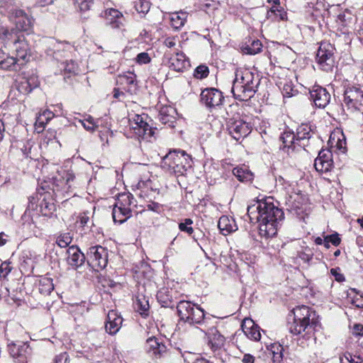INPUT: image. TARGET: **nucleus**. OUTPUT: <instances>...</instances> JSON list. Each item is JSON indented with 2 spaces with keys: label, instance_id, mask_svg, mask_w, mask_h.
I'll list each match as a JSON object with an SVG mask.
<instances>
[{
  "label": "nucleus",
  "instance_id": "f257e3e1",
  "mask_svg": "<svg viewBox=\"0 0 363 363\" xmlns=\"http://www.w3.org/2000/svg\"><path fill=\"white\" fill-rule=\"evenodd\" d=\"M247 215L251 222L259 223V233L260 236L267 238L277 235L284 218L283 211L274 203L271 197L249 206Z\"/></svg>",
  "mask_w": 363,
  "mask_h": 363
},
{
  "label": "nucleus",
  "instance_id": "f03ea898",
  "mask_svg": "<svg viewBox=\"0 0 363 363\" xmlns=\"http://www.w3.org/2000/svg\"><path fill=\"white\" fill-rule=\"evenodd\" d=\"M294 321L289 325V330L293 335H301L306 340L314 336L319 321L315 312L306 306L296 307L293 311Z\"/></svg>",
  "mask_w": 363,
  "mask_h": 363
},
{
  "label": "nucleus",
  "instance_id": "7ed1b4c3",
  "mask_svg": "<svg viewBox=\"0 0 363 363\" xmlns=\"http://www.w3.org/2000/svg\"><path fill=\"white\" fill-rule=\"evenodd\" d=\"M162 167L169 174L176 176L184 175L191 167L190 156L183 150L170 151L163 158Z\"/></svg>",
  "mask_w": 363,
  "mask_h": 363
},
{
  "label": "nucleus",
  "instance_id": "20e7f679",
  "mask_svg": "<svg viewBox=\"0 0 363 363\" xmlns=\"http://www.w3.org/2000/svg\"><path fill=\"white\" fill-rule=\"evenodd\" d=\"M177 308L178 315L182 320L191 325H206L207 319L205 318L203 310L199 306H196L191 302L181 301L177 304Z\"/></svg>",
  "mask_w": 363,
  "mask_h": 363
},
{
  "label": "nucleus",
  "instance_id": "39448f33",
  "mask_svg": "<svg viewBox=\"0 0 363 363\" xmlns=\"http://www.w3.org/2000/svg\"><path fill=\"white\" fill-rule=\"evenodd\" d=\"M144 349L154 359H164L170 356L172 345L168 341L152 336L146 340Z\"/></svg>",
  "mask_w": 363,
  "mask_h": 363
},
{
  "label": "nucleus",
  "instance_id": "423d86ee",
  "mask_svg": "<svg viewBox=\"0 0 363 363\" xmlns=\"http://www.w3.org/2000/svg\"><path fill=\"white\" fill-rule=\"evenodd\" d=\"M334 46L328 42H321L316 54V62L325 72L332 71L335 65Z\"/></svg>",
  "mask_w": 363,
  "mask_h": 363
},
{
  "label": "nucleus",
  "instance_id": "0eeeda50",
  "mask_svg": "<svg viewBox=\"0 0 363 363\" xmlns=\"http://www.w3.org/2000/svg\"><path fill=\"white\" fill-rule=\"evenodd\" d=\"M86 259L89 265L95 271L104 269L108 264V251L100 246H92L86 252Z\"/></svg>",
  "mask_w": 363,
  "mask_h": 363
},
{
  "label": "nucleus",
  "instance_id": "6e6552de",
  "mask_svg": "<svg viewBox=\"0 0 363 363\" xmlns=\"http://www.w3.org/2000/svg\"><path fill=\"white\" fill-rule=\"evenodd\" d=\"M131 199L129 193L118 194L115 199V223H124L131 216Z\"/></svg>",
  "mask_w": 363,
  "mask_h": 363
},
{
  "label": "nucleus",
  "instance_id": "1a4fd4ad",
  "mask_svg": "<svg viewBox=\"0 0 363 363\" xmlns=\"http://www.w3.org/2000/svg\"><path fill=\"white\" fill-rule=\"evenodd\" d=\"M343 104L351 112L360 110L363 106V90L357 86L347 87L344 92Z\"/></svg>",
  "mask_w": 363,
  "mask_h": 363
},
{
  "label": "nucleus",
  "instance_id": "9d476101",
  "mask_svg": "<svg viewBox=\"0 0 363 363\" xmlns=\"http://www.w3.org/2000/svg\"><path fill=\"white\" fill-rule=\"evenodd\" d=\"M130 129L143 140L152 141L154 138L155 130L144 121L142 116L133 114L131 118Z\"/></svg>",
  "mask_w": 363,
  "mask_h": 363
},
{
  "label": "nucleus",
  "instance_id": "9b49d317",
  "mask_svg": "<svg viewBox=\"0 0 363 363\" xmlns=\"http://www.w3.org/2000/svg\"><path fill=\"white\" fill-rule=\"evenodd\" d=\"M227 130L233 138L239 140L250 133L251 126L241 118H232L227 122Z\"/></svg>",
  "mask_w": 363,
  "mask_h": 363
},
{
  "label": "nucleus",
  "instance_id": "f8f14e48",
  "mask_svg": "<svg viewBox=\"0 0 363 363\" xmlns=\"http://www.w3.org/2000/svg\"><path fill=\"white\" fill-rule=\"evenodd\" d=\"M8 352L13 361L17 363H27L31 349L27 342H11L7 345Z\"/></svg>",
  "mask_w": 363,
  "mask_h": 363
},
{
  "label": "nucleus",
  "instance_id": "ddd939ff",
  "mask_svg": "<svg viewBox=\"0 0 363 363\" xmlns=\"http://www.w3.org/2000/svg\"><path fill=\"white\" fill-rule=\"evenodd\" d=\"M201 330L205 333L207 338L208 345L213 351L220 350L225 345V337L223 335L215 326H208L207 320L206 325H203Z\"/></svg>",
  "mask_w": 363,
  "mask_h": 363
},
{
  "label": "nucleus",
  "instance_id": "4468645a",
  "mask_svg": "<svg viewBox=\"0 0 363 363\" xmlns=\"http://www.w3.org/2000/svg\"><path fill=\"white\" fill-rule=\"evenodd\" d=\"M200 97L201 102L209 108L221 105L224 99L223 93L216 88L205 89Z\"/></svg>",
  "mask_w": 363,
  "mask_h": 363
},
{
  "label": "nucleus",
  "instance_id": "2eb2a0df",
  "mask_svg": "<svg viewBox=\"0 0 363 363\" xmlns=\"http://www.w3.org/2000/svg\"><path fill=\"white\" fill-rule=\"evenodd\" d=\"M171 69L176 72H183L189 65L185 55L182 52L175 54L165 53L163 61Z\"/></svg>",
  "mask_w": 363,
  "mask_h": 363
},
{
  "label": "nucleus",
  "instance_id": "dca6fc26",
  "mask_svg": "<svg viewBox=\"0 0 363 363\" xmlns=\"http://www.w3.org/2000/svg\"><path fill=\"white\" fill-rule=\"evenodd\" d=\"M310 99L316 107L324 108L330 101V94L325 88L314 86L310 91Z\"/></svg>",
  "mask_w": 363,
  "mask_h": 363
},
{
  "label": "nucleus",
  "instance_id": "f3484780",
  "mask_svg": "<svg viewBox=\"0 0 363 363\" xmlns=\"http://www.w3.org/2000/svg\"><path fill=\"white\" fill-rule=\"evenodd\" d=\"M333 165V154L329 150H321L314 161L316 171L328 172L331 170Z\"/></svg>",
  "mask_w": 363,
  "mask_h": 363
},
{
  "label": "nucleus",
  "instance_id": "a211bd4d",
  "mask_svg": "<svg viewBox=\"0 0 363 363\" xmlns=\"http://www.w3.org/2000/svg\"><path fill=\"white\" fill-rule=\"evenodd\" d=\"M234 79L239 80L240 83L243 84L246 87L252 89L253 93H256L259 84L260 79L257 75H255L249 70L237 71Z\"/></svg>",
  "mask_w": 363,
  "mask_h": 363
},
{
  "label": "nucleus",
  "instance_id": "6ab92c4d",
  "mask_svg": "<svg viewBox=\"0 0 363 363\" xmlns=\"http://www.w3.org/2000/svg\"><path fill=\"white\" fill-rule=\"evenodd\" d=\"M11 17L13 18L16 30L18 31L28 30L33 26V19L30 18L23 10L14 9L11 12Z\"/></svg>",
  "mask_w": 363,
  "mask_h": 363
},
{
  "label": "nucleus",
  "instance_id": "aec40b11",
  "mask_svg": "<svg viewBox=\"0 0 363 363\" xmlns=\"http://www.w3.org/2000/svg\"><path fill=\"white\" fill-rule=\"evenodd\" d=\"M231 91L234 98L241 101H247L255 95L252 89L246 87L245 85L240 83L238 79L233 80Z\"/></svg>",
  "mask_w": 363,
  "mask_h": 363
},
{
  "label": "nucleus",
  "instance_id": "412c9836",
  "mask_svg": "<svg viewBox=\"0 0 363 363\" xmlns=\"http://www.w3.org/2000/svg\"><path fill=\"white\" fill-rule=\"evenodd\" d=\"M9 50L15 53L16 58L25 63L29 56L30 48L23 34L20 35V38Z\"/></svg>",
  "mask_w": 363,
  "mask_h": 363
},
{
  "label": "nucleus",
  "instance_id": "4be33fe9",
  "mask_svg": "<svg viewBox=\"0 0 363 363\" xmlns=\"http://www.w3.org/2000/svg\"><path fill=\"white\" fill-rule=\"evenodd\" d=\"M23 33L15 28H0V43L10 49Z\"/></svg>",
  "mask_w": 363,
  "mask_h": 363
},
{
  "label": "nucleus",
  "instance_id": "5701e85b",
  "mask_svg": "<svg viewBox=\"0 0 363 363\" xmlns=\"http://www.w3.org/2000/svg\"><path fill=\"white\" fill-rule=\"evenodd\" d=\"M67 262L74 269L82 266L86 259L85 255L75 245L70 246L67 251Z\"/></svg>",
  "mask_w": 363,
  "mask_h": 363
},
{
  "label": "nucleus",
  "instance_id": "b1692460",
  "mask_svg": "<svg viewBox=\"0 0 363 363\" xmlns=\"http://www.w3.org/2000/svg\"><path fill=\"white\" fill-rule=\"evenodd\" d=\"M130 26V16L125 12V13L115 9V30L116 29L121 33V38L125 37Z\"/></svg>",
  "mask_w": 363,
  "mask_h": 363
},
{
  "label": "nucleus",
  "instance_id": "393cba45",
  "mask_svg": "<svg viewBox=\"0 0 363 363\" xmlns=\"http://www.w3.org/2000/svg\"><path fill=\"white\" fill-rule=\"evenodd\" d=\"M138 189L140 190L139 195L141 197L151 199L155 198V194H159V189L151 179L140 180L137 184Z\"/></svg>",
  "mask_w": 363,
  "mask_h": 363
},
{
  "label": "nucleus",
  "instance_id": "a878e982",
  "mask_svg": "<svg viewBox=\"0 0 363 363\" xmlns=\"http://www.w3.org/2000/svg\"><path fill=\"white\" fill-rule=\"evenodd\" d=\"M242 329L248 338L255 341L260 340V328L252 319H245L242 324Z\"/></svg>",
  "mask_w": 363,
  "mask_h": 363
},
{
  "label": "nucleus",
  "instance_id": "bb28decb",
  "mask_svg": "<svg viewBox=\"0 0 363 363\" xmlns=\"http://www.w3.org/2000/svg\"><path fill=\"white\" fill-rule=\"evenodd\" d=\"M280 140L282 142V146L281 148L286 151L288 153L290 152V150L293 152L296 149V145H298L301 147L305 146V143H297L295 133L289 130L284 131L281 135Z\"/></svg>",
  "mask_w": 363,
  "mask_h": 363
},
{
  "label": "nucleus",
  "instance_id": "cd10ccee",
  "mask_svg": "<svg viewBox=\"0 0 363 363\" xmlns=\"http://www.w3.org/2000/svg\"><path fill=\"white\" fill-rule=\"evenodd\" d=\"M176 110L171 106H163L160 108L158 118L160 121L167 125L169 127H174L176 122Z\"/></svg>",
  "mask_w": 363,
  "mask_h": 363
},
{
  "label": "nucleus",
  "instance_id": "c85d7f7f",
  "mask_svg": "<svg viewBox=\"0 0 363 363\" xmlns=\"http://www.w3.org/2000/svg\"><path fill=\"white\" fill-rule=\"evenodd\" d=\"M233 174L241 182H252L254 179L253 173L246 165H240L233 168Z\"/></svg>",
  "mask_w": 363,
  "mask_h": 363
},
{
  "label": "nucleus",
  "instance_id": "c756f323",
  "mask_svg": "<svg viewBox=\"0 0 363 363\" xmlns=\"http://www.w3.org/2000/svg\"><path fill=\"white\" fill-rule=\"evenodd\" d=\"M24 62H21L20 59L16 57H6L5 60H0V67L5 70H18Z\"/></svg>",
  "mask_w": 363,
  "mask_h": 363
},
{
  "label": "nucleus",
  "instance_id": "7c9ffc66",
  "mask_svg": "<svg viewBox=\"0 0 363 363\" xmlns=\"http://www.w3.org/2000/svg\"><path fill=\"white\" fill-rule=\"evenodd\" d=\"M218 227L223 235L230 233L237 230L235 220H230L227 216H222L220 218Z\"/></svg>",
  "mask_w": 363,
  "mask_h": 363
},
{
  "label": "nucleus",
  "instance_id": "2f4dec72",
  "mask_svg": "<svg viewBox=\"0 0 363 363\" xmlns=\"http://www.w3.org/2000/svg\"><path fill=\"white\" fill-rule=\"evenodd\" d=\"M187 18V14L185 12H175L170 14V23L171 26L175 29L179 30L184 26Z\"/></svg>",
  "mask_w": 363,
  "mask_h": 363
},
{
  "label": "nucleus",
  "instance_id": "473e14b6",
  "mask_svg": "<svg viewBox=\"0 0 363 363\" xmlns=\"http://www.w3.org/2000/svg\"><path fill=\"white\" fill-rule=\"evenodd\" d=\"M295 135L296 138L297 143L302 144L303 143V141L311 138V128L307 124H302L297 128Z\"/></svg>",
  "mask_w": 363,
  "mask_h": 363
},
{
  "label": "nucleus",
  "instance_id": "72a5a7b5",
  "mask_svg": "<svg viewBox=\"0 0 363 363\" xmlns=\"http://www.w3.org/2000/svg\"><path fill=\"white\" fill-rule=\"evenodd\" d=\"M262 48V43L259 40H253L250 42V44H245L242 47V50L244 53L248 55H255L261 52Z\"/></svg>",
  "mask_w": 363,
  "mask_h": 363
},
{
  "label": "nucleus",
  "instance_id": "f704fd0d",
  "mask_svg": "<svg viewBox=\"0 0 363 363\" xmlns=\"http://www.w3.org/2000/svg\"><path fill=\"white\" fill-rule=\"evenodd\" d=\"M54 289L52 280L49 278H43L40 280L39 291L43 294H50Z\"/></svg>",
  "mask_w": 363,
  "mask_h": 363
},
{
  "label": "nucleus",
  "instance_id": "c9c22d12",
  "mask_svg": "<svg viewBox=\"0 0 363 363\" xmlns=\"http://www.w3.org/2000/svg\"><path fill=\"white\" fill-rule=\"evenodd\" d=\"M40 212L45 216H50L55 211V205L46 199H43L40 204Z\"/></svg>",
  "mask_w": 363,
  "mask_h": 363
},
{
  "label": "nucleus",
  "instance_id": "e433bc0d",
  "mask_svg": "<svg viewBox=\"0 0 363 363\" xmlns=\"http://www.w3.org/2000/svg\"><path fill=\"white\" fill-rule=\"evenodd\" d=\"M135 308L140 314H144L149 309L148 301L144 296L138 297L135 302Z\"/></svg>",
  "mask_w": 363,
  "mask_h": 363
},
{
  "label": "nucleus",
  "instance_id": "4c0bfd02",
  "mask_svg": "<svg viewBox=\"0 0 363 363\" xmlns=\"http://www.w3.org/2000/svg\"><path fill=\"white\" fill-rule=\"evenodd\" d=\"M134 7L138 13L145 14L150 10V3L148 0H135Z\"/></svg>",
  "mask_w": 363,
  "mask_h": 363
},
{
  "label": "nucleus",
  "instance_id": "58836bf2",
  "mask_svg": "<svg viewBox=\"0 0 363 363\" xmlns=\"http://www.w3.org/2000/svg\"><path fill=\"white\" fill-rule=\"evenodd\" d=\"M193 224V220L191 218H185L183 221L179 223V229L182 232H184L189 235H191L194 233V228L191 225Z\"/></svg>",
  "mask_w": 363,
  "mask_h": 363
},
{
  "label": "nucleus",
  "instance_id": "ea45409f",
  "mask_svg": "<svg viewBox=\"0 0 363 363\" xmlns=\"http://www.w3.org/2000/svg\"><path fill=\"white\" fill-rule=\"evenodd\" d=\"M78 222L80 224V226L82 228H87L91 230V227L93 225L92 222L90 220L89 212L85 211L82 213L78 217Z\"/></svg>",
  "mask_w": 363,
  "mask_h": 363
},
{
  "label": "nucleus",
  "instance_id": "a19ab883",
  "mask_svg": "<svg viewBox=\"0 0 363 363\" xmlns=\"http://www.w3.org/2000/svg\"><path fill=\"white\" fill-rule=\"evenodd\" d=\"M72 240V237L69 233H62L57 238L56 242L60 247H67Z\"/></svg>",
  "mask_w": 363,
  "mask_h": 363
},
{
  "label": "nucleus",
  "instance_id": "79ce46f5",
  "mask_svg": "<svg viewBox=\"0 0 363 363\" xmlns=\"http://www.w3.org/2000/svg\"><path fill=\"white\" fill-rule=\"evenodd\" d=\"M152 57L147 52H140L135 57V62L138 65H146L151 62Z\"/></svg>",
  "mask_w": 363,
  "mask_h": 363
},
{
  "label": "nucleus",
  "instance_id": "37998d69",
  "mask_svg": "<svg viewBox=\"0 0 363 363\" xmlns=\"http://www.w3.org/2000/svg\"><path fill=\"white\" fill-rule=\"evenodd\" d=\"M209 73L208 68L206 65L198 66L194 71V77L197 79H203L208 76Z\"/></svg>",
  "mask_w": 363,
  "mask_h": 363
},
{
  "label": "nucleus",
  "instance_id": "c03bdc74",
  "mask_svg": "<svg viewBox=\"0 0 363 363\" xmlns=\"http://www.w3.org/2000/svg\"><path fill=\"white\" fill-rule=\"evenodd\" d=\"M48 123V121L46 120L42 115L39 114L36 118V121L35 123V129L38 133H41L43 131L45 128V125Z\"/></svg>",
  "mask_w": 363,
  "mask_h": 363
},
{
  "label": "nucleus",
  "instance_id": "a18cd8bd",
  "mask_svg": "<svg viewBox=\"0 0 363 363\" xmlns=\"http://www.w3.org/2000/svg\"><path fill=\"white\" fill-rule=\"evenodd\" d=\"M18 89L23 94H28L33 90L24 78L18 83Z\"/></svg>",
  "mask_w": 363,
  "mask_h": 363
},
{
  "label": "nucleus",
  "instance_id": "49530a36",
  "mask_svg": "<svg viewBox=\"0 0 363 363\" xmlns=\"http://www.w3.org/2000/svg\"><path fill=\"white\" fill-rule=\"evenodd\" d=\"M63 64L65 70L69 73H75L78 69L77 63L73 60L66 61Z\"/></svg>",
  "mask_w": 363,
  "mask_h": 363
},
{
  "label": "nucleus",
  "instance_id": "de8ad7c7",
  "mask_svg": "<svg viewBox=\"0 0 363 363\" xmlns=\"http://www.w3.org/2000/svg\"><path fill=\"white\" fill-rule=\"evenodd\" d=\"M297 256L304 262L308 263L312 259L313 253L310 250H308L306 251L298 252Z\"/></svg>",
  "mask_w": 363,
  "mask_h": 363
},
{
  "label": "nucleus",
  "instance_id": "09e8293b",
  "mask_svg": "<svg viewBox=\"0 0 363 363\" xmlns=\"http://www.w3.org/2000/svg\"><path fill=\"white\" fill-rule=\"evenodd\" d=\"M75 3L79 4L81 11H87L93 4L94 0H74Z\"/></svg>",
  "mask_w": 363,
  "mask_h": 363
},
{
  "label": "nucleus",
  "instance_id": "8fccbe9b",
  "mask_svg": "<svg viewBox=\"0 0 363 363\" xmlns=\"http://www.w3.org/2000/svg\"><path fill=\"white\" fill-rule=\"evenodd\" d=\"M116 83L120 84H130L133 83V78L131 76H128L126 74L124 75H118L116 78Z\"/></svg>",
  "mask_w": 363,
  "mask_h": 363
},
{
  "label": "nucleus",
  "instance_id": "3c124183",
  "mask_svg": "<svg viewBox=\"0 0 363 363\" xmlns=\"http://www.w3.org/2000/svg\"><path fill=\"white\" fill-rule=\"evenodd\" d=\"M274 13L275 15H279L280 17V19L283 20L284 18V16H286V13L281 10L279 9V6H273L270 10L267 12V17L270 18L271 14Z\"/></svg>",
  "mask_w": 363,
  "mask_h": 363
},
{
  "label": "nucleus",
  "instance_id": "603ef678",
  "mask_svg": "<svg viewBox=\"0 0 363 363\" xmlns=\"http://www.w3.org/2000/svg\"><path fill=\"white\" fill-rule=\"evenodd\" d=\"M206 173L209 174V177H212L214 180L218 179L220 175V172H218L215 164H211L208 167Z\"/></svg>",
  "mask_w": 363,
  "mask_h": 363
},
{
  "label": "nucleus",
  "instance_id": "864d4df0",
  "mask_svg": "<svg viewBox=\"0 0 363 363\" xmlns=\"http://www.w3.org/2000/svg\"><path fill=\"white\" fill-rule=\"evenodd\" d=\"M9 263L3 262L0 266V277L5 278L11 271Z\"/></svg>",
  "mask_w": 363,
  "mask_h": 363
},
{
  "label": "nucleus",
  "instance_id": "5fc2aeb1",
  "mask_svg": "<svg viewBox=\"0 0 363 363\" xmlns=\"http://www.w3.org/2000/svg\"><path fill=\"white\" fill-rule=\"evenodd\" d=\"M54 363H69V355L67 352H62L56 356Z\"/></svg>",
  "mask_w": 363,
  "mask_h": 363
},
{
  "label": "nucleus",
  "instance_id": "6e6d98bb",
  "mask_svg": "<svg viewBox=\"0 0 363 363\" xmlns=\"http://www.w3.org/2000/svg\"><path fill=\"white\" fill-rule=\"evenodd\" d=\"M342 139H338L337 143H336V145H335V147H337V149L338 150H340L342 153H345L346 151H347V146H346V140H345V138L344 137V135H342Z\"/></svg>",
  "mask_w": 363,
  "mask_h": 363
},
{
  "label": "nucleus",
  "instance_id": "4d7b16f0",
  "mask_svg": "<svg viewBox=\"0 0 363 363\" xmlns=\"http://www.w3.org/2000/svg\"><path fill=\"white\" fill-rule=\"evenodd\" d=\"M325 237L330 242H331L335 246L339 245L341 242V239L340 238L339 235L337 233L330 235H326Z\"/></svg>",
  "mask_w": 363,
  "mask_h": 363
},
{
  "label": "nucleus",
  "instance_id": "13d9d810",
  "mask_svg": "<svg viewBox=\"0 0 363 363\" xmlns=\"http://www.w3.org/2000/svg\"><path fill=\"white\" fill-rule=\"evenodd\" d=\"M344 357L350 363H362V359L360 357H357V356L352 355L350 352H346L344 354Z\"/></svg>",
  "mask_w": 363,
  "mask_h": 363
},
{
  "label": "nucleus",
  "instance_id": "bf43d9fd",
  "mask_svg": "<svg viewBox=\"0 0 363 363\" xmlns=\"http://www.w3.org/2000/svg\"><path fill=\"white\" fill-rule=\"evenodd\" d=\"M26 80H27L28 84L30 86L32 89L36 88L38 86L40 82L38 80V78L36 76H30L28 78H24Z\"/></svg>",
  "mask_w": 363,
  "mask_h": 363
},
{
  "label": "nucleus",
  "instance_id": "052dcab7",
  "mask_svg": "<svg viewBox=\"0 0 363 363\" xmlns=\"http://www.w3.org/2000/svg\"><path fill=\"white\" fill-rule=\"evenodd\" d=\"M113 312L112 310L109 311L108 315H107V321L105 325V329L106 332H108L109 334H112L113 331L112 329L113 328V320H111L110 313Z\"/></svg>",
  "mask_w": 363,
  "mask_h": 363
},
{
  "label": "nucleus",
  "instance_id": "680f3d73",
  "mask_svg": "<svg viewBox=\"0 0 363 363\" xmlns=\"http://www.w3.org/2000/svg\"><path fill=\"white\" fill-rule=\"evenodd\" d=\"M83 127L89 131H93L97 125H96L95 121H88V123H85L84 121H79Z\"/></svg>",
  "mask_w": 363,
  "mask_h": 363
},
{
  "label": "nucleus",
  "instance_id": "e2e57ef3",
  "mask_svg": "<svg viewBox=\"0 0 363 363\" xmlns=\"http://www.w3.org/2000/svg\"><path fill=\"white\" fill-rule=\"evenodd\" d=\"M157 299L159 301L162 302L163 303V306L167 307L168 306V301H169V298L168 296H165L164 293L163 291H160L157 293Z\"/></svg>",
  "mask_w": 363,
  "mask_h": 363
},
{
  "label": "nucleus",
  "instance_id": "0e129e2a",
  "mask_svg": "<svg viewBox=\"0 0 363 363\" xmlns=\"http://www.w3.org/2000/svg\"><path fill=\"white\" fill-rule=\"evenodd\" d=\"M294 91H295L293 88L291 87V84H285L283 87V94L285 96L291 97L294 94Z\"/></svg>",
  "mask_w": 363,
  "mask_h": 363
},
{
  "label": "nucleus",
  "instance_id": "69168bd1",
  "mask_svg": "<svg viewBox=\"0 0 363 363\" xmlns=\"http://www.w3.org/2000/svg\"><path fill=\"white\" fill-rule=\"evenodd\" d=\"M123 321V319L121 315H118V313L115 312V335L119 330L120 328L122 327Z\"/></svg>",
  "mask_w": 363,
  "mask_h": 363
},
{
  "label": "nucleus",
  "instance_id": "338daca9",
  "mask_svg": "<svg viewBox=\"0 0 363 363\" xmlns=\"http://www.w3.org/2000/svg\"><path fill=\"white\" fill-rule=\"evenodd\" d=\"M352 334L356 336H362L363 325L361 324H355L352 328Z\"/></svg>",
  "mask_w": 363,
  "mask_h": 363
},
{
  "label": "nucleus",
  "instance_id": "774afa93",
  "mask_svg": "<svg viewBox=\"0 0 363 363\" xmlns=\"http://www.w3.org/2000/svg\"><path fill=\"white\" fill-rule=\"evenodd\" d=\"M242 363H255V357L250 354H244L242 359Z\"/></svg>",
  "mask_w": 363,
  "mask_h": 363
}]
</instances>
